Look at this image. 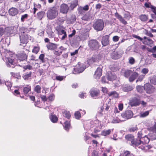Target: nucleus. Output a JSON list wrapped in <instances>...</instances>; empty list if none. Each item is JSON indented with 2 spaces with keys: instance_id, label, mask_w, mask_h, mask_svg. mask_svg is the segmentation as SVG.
<instances>
[{
  "instance_id": "nucleus-23",
  "label": "nucleus",
  "mask_w": 156,
  "mask_h": 156,
  "mask_svg": "<svg viewBox=\"0 0 156 156\" xmlns=\"http://www.w3.org/2000/svg\"><path fill=\"white\" fill-rule=\"evenodd\" d=\"M131 74L129 79V81L130 82L133 81L138 76V74L136 72L132 73Z\"/></svg>"
},
{
  "instance_id": "nucleus-29",
  "label": "nucleus",
  "mask_w": 156,
  "mask_h": 156,
  "mask_svg": "<svg viewBox=\"0 0 156 156\" xmlns=\"http://www.w3.org/2000/svg\"><path fill=\"white\" fill-rule=\"evenodd\" d=\"M49 118L51 121L53 123L56 122L58 120L57 117L54 114H51Z\"/></svg>"
},
{
  "instance_id": "nucleus-17",
  "label": "nucleus",
  "mask_w": 156,
  "mask_h": 156,
  "mask_svg": "<svg viewBox=\"0 0 156 156\" xmlns=\"http://www.w3.org/2000/svg\"><path fill=\"white\" fill-rule=\"evenodd\" d=\"M134 87L133 86H130L129 85H123L122 87V90L125 92H128L133 90Z\"/></svg>"
},
{
  "instance_id": "nucleus-61",
  "label": "nucleus",
  "mask_w": 156,
  "mask_h": 156,
  "mask_svg": "<svg viewBox=\"0 0 156 156\" xmlns=\"http://www.w3.org/2000/svg\"><path fill=\"white\" fill-rule=\"evenodd\" d=\"M5 29L3 28H0V36H2L4 33Z\"/></svg>"
},
{
  "instance_id": "nucleus-6",
  "label": "nucleus",
  "mask_w": 156,
  "mask_h": 156,
  "mask_svg": "<svg viewBox=\"0 0 156 156\" xmlns=\"http://www.w3.org/2000/svg\"><path fill=\"white\" fill-rule=\"evenodd\" d=\"M144 89L147 93L151 94L155 91V88L149 83H146L144 85Z\"/></svg>"
},
{
  "instance_id": "nucleus-3",
  "label": "nucleus",
  "mask_w": 156,
  "mask_h": 156,
  "mask_svg": "<svg viewBox=\"0 0 156 156\" xmlns=\"http://www.w3.org/2000/svg\"><path fill=\"white\" fill-rule=\"evenodd\" d=\"M104 23L101 20H97L93 25L94 28L97 31L102 30L104 27Z\"/></svg>"
},
{
  "instance_id": "nucleus-38",
  "label": "nucleus",
  "mask_w": 156,
  "mask_h": 156,
  "mask_svg": "<svg viewBox=\"0 0 156 156\" xmlns=\"http://www.w3.org/2000/svg\"><path fill=\"white\" fill-rule=\"evenodd\" d=\"M5 85L7 87L8 90H11V87L12 83L10 81H6L5 82Z\"/></svg>"
},
{
  "instance_id": "nucleus-21",
  "label": "nucleus",
  "mask_w": 156,
  "mask_h": 156,
  "mask_svg": "<svg viewBox=\"0 0 156 156\" xmlns=\"http://www.w3.org/2000/svg\"><path fill=\"white\" fill-rule=\"evenodd\" d=\"M9 15L12 16L16 15L18 12V10L15 8H10L9 9Z\"/></svg>"
},
{
  "instance_id": "nucleus-37",
  "label": "nucleus",
  "mask_w": 156,
  "mask_h": 156,
  "mask_svg": "<svg viewBox=\"0 0 156 156\" xmlns=\"http://www.w3.org/2000/svg\"><path fill=\"white\" fill-rule=\"evenodd\" d=\"M144 5L147 8H151L153 12L154 10H155L156 9V8L155 7L151 5L149 3H146L144 4Z\"/></svg>"
},
{
  "instance_id": "nucleus-26",
  "label": "nucleus",
  "mask_w": 156,
  "mask_h": 156,
  "mask_svg": "<svg viewBox=\"0 0 156 156\" xmlns=\"http://www.w3.org/2000/svg\"><path fill=\"white\" fill-rule=\"evenodd\" d=\"M78 5L77 0H75L70 3L69 9L73 10Z\"/></svg>"
},
{
  "instance_id": "nucleus-13",
  "label": "nucleus",
  "mask_w": 156,
  "mask_h": 156,
  "mask_svg": "<svg viewBox=\"0 0 156 156\" xmlns=\"http://www.w3.org/2000/svg\"><path fill=\"white\" fill-rule=\"evenodd\" d=\"M140 101L136 98H134L130 100L129 104L131 106L138 105L140 104Z\"/></svg>"
},
{
  "instance_id": "nucleus-39",
  "label": "nucleus",
  "mask_w": 156,
  "mask_h": 156,
  "mask_svg": "<svg viewBox=\"0 0 156 156\" xmlns=\"http://www.w3.org/2000/svg\"><path fill=\"white\" fill-rule=\"evenodd\" d=\"M136 89L137 91L140 93H142L144 89L143 86L138 85L136 86Z\"/></svg>"
},
{
  "instance_id": "nucleus-52",
  "label": "nucleus",
  "mask_w": 156,
  "mask_h": 156,
  "mask_svg": "<svg viewBox=\"0 0 156 156\" xmlns=\"http://www.w3.org/2000/svg\"><path fill=\"white\" fill-rule=\"evenodd\" d=\"M144 75H140V76L137 80H136V82H137L139 81L141 82L144 79Z\"/></svg>"
},
{
  "instance_id": "nucleus-5",
  "label": "nucleus",
  "mask_w": 156,
  "mask_h": 156,
  "mask_svg": "<svg viewBox=\"0 0 156 156\" xmlns=\"http://www.w3.org/2000/svg\"><path fill=\"white\" fill-rule=\"evenodd\" d=\"M121 116L124 119V121L131 118L133 116L132 112L130 110H126L122 112L121 114Z\"/></svg>"
},
{
  "instance_id": "nucleus-33",
  "label": "nucleus",
  "mask_w": 156,
  "mask_h": 156,
  "mask_svg": "<svg viewBox=\"0 0 156 156\" xmlns=\"http://www.w3.org/2000/svg\"><path fill=\"white\" fill-rule=\"evenodd\" d=\"M132 71L131 70H126L124 72V76L126 77H128L132 73Z\"/></svg>"
},
{
  "instance_id": "nucleus-42",
  "label": "nucleus",
  "mask_w": 156,
  "mask_h": 156,
  "mask_svg": "<svg viewBox=\"0 0 156 156\" xmlns=\"http://www.w3.org/2000/svg\"><path fill=\"white\" fill-rule=\"evenodd\" d=\"M154 124L153 126L151 127L150 129L151 131V132H153L154 133H156V124L155 122H154Z\"/></svg>"
},
{
  "instance_id": "nucleus-22",
  "label": "nucleus",
  "mask_w": 156,
  "mask_h": 156,
  "mask_svg": "<svg viewBox=\"0 0 156 156\" xmlns=\"http://www.w3.org/2000/svg\"><path fill=\"white\" fill-rule=\"evenodd\" d=\"M113 129H105L101 131V135L106 136L109 135L111 132L113 131Z\"/></svg>"
},
{
  "instance_id": "nucleus-40",
  "label": "nucleus",
  "mask_w": 156,
  "mask_h": 156,
  "mask_svg": "<svg viewBox=\"0 0 156 156\" xmlns=\"http://www.w3.org/2000/svg\"><path fill=\"white\" fill-rule=\"evenodd\" d=\"M149 111H146L144 112H141L140 113V117H145L147 116L149 114Z\"/></svg>"
},
{
  "instance_id": "nucleus-15",
  "label": "nucleus",
  "mask_w": 156,
  "mask_h": 156,
  "mask_svg": "<svg viewBox=\"0 0 156 156\" xmlns=\"http://www.w3.org/2000/svg\"><path fill=\"white\" fill-rule=\"evenodd\" d=\"M69 9L68 5L65 4H62L60 6V11L63 13H66Z\"/></svg>"
},
{
  "instance_id": "nucleus-34",
  "label": "nucleus",
  "mask_w": 156,
  "mask_h": 156,
  "mask_svg": "<svg viewBox=\"0 0 156 156\" xmlns=\"http://www.w3.org/2000/svg\"><path fill=\"white\" fill-rule=\"evenodd\" d=\"M125 138L126 139L128 140L131 141V142L132 143V141L133 140H135L136 139H134V137L131 134H128L127 135H126L125 136ZM131 145H132V143L131 144Z\"/></svg>"
},
{
  "instance_id": "nucleus-53",
  "label": "nucleus",
  "mask_w": 156,
  "mask_h": 156,
  "mask_svg": "<svg viewBox=\"0 0 156 156\" xmlns=\"http://www.w3.org/2000/svg\"><path fill=\"white\" fill-rule=\"evenodd\" d=\"M28 15L27 14H25L22 15L21 18V22H23L25 19H27L28 17Z\"/></svg>"
},
{
  "instance_id": "nucleus-30",
  "label": "nucleus",
  "mask_w": 156,
  "mask_h": 156,
  "mask_svg": "<svg viewBox=\"0 0 156 156\" xmlns=\"http://www.w3.org/2000/svg\"><path fill=\"white\" fill-rule=\"evenodd\" d=\"M8 62L6 63V65L8 67L11 66V65H14L15 62L12 58H8Z\"/></svg>"
},
{
  "instance_id": "nucleus-2",
  "label": "nucleus",
  "mask_w": 156,
  "mask_h": 156,
  "mask_svg": "<svg viewBox=\"0 0 156 156\" xmlns=\"http://www.w3.org/2000/svg\"><path fill=\"white\" fill-rule=\"evenodd\" d=\"M47 14L48 19L52 20L55 18L57 16L58 11L56 8L53 7L47 11Z\"/></svg>"
},
{
  "instance_id": "nucleus-54",
  "label": "nucleus",
  "mask_w": 156,
  "mask_h": 156,
  "mask_svg": "<svg viewBox=\"0 0 156 156\" xmlns=\"http://www.w3.org/2000/svg\"><path fill=\"white\" fill-rule=\"evenodd\" d=\"M80 39L81 40L84 41L85 40L87 37L85 34L80 35L79 36Z\"/></svg>"
},
{
  "instance_id": "nucleus-35",
  "label": "nucleus",
  "mask_w": 156,
  "mask_h": 156,
  "mask_svg": "<svg viewBox=\"0 0 156 156\" xmlns=\"http://www.w3.org/2000/svg\"><path fill=\"white\" fill-rule=\"evenodd\" d=\"M45 12L43 11H41L38 12L37 14V17L40 20H41L43 17Z\"/></svg>"
},
{
  "instance_id": "nucleus-44",
  "label": "nucleus",
  "mask_w": 156,
  "mask_h": 156,
  "mask_svg": "<svg viewBox=\"0 0 156 156\" xmlns=\"http://www.w3.org/2000/svg\"><path fill=\"white\" fill-rule=\"evenodd\" d=\"M75 118L77 119H80L81 116V114L79 111L76 112L74 114Z\"/></svg>"
},
{
  "instance_id": "nucleus-60",
  "label": "nucleus",
  "mask_w": 156,
  "mask_h": 156,
  "mask_svg": "<svg viewBox=\"0 0 156 156\" xmlns=\"http://www.w3.org/2000/svg\"><path fill=\"white\" fill-rule=\"evenodd\" d=\"M101 90L104 94H106L108 92V89L106 87H102Z\"/></svg>"
},
{
  "instance_id": "nucleus-47",
  "label": "nucleus",
  "mask_w": 156,
  "mask_h": 156,
  "mask_svg": "<svg viewBox=\"0 0 156 156\" xmlns=\"http://www.w3.org/2000/svg\"><path fill=\"white\" fill-rule=\"evenodd\" d=\"M90 16L89 14H87L84 15L82 18V19L84 20H88L90 19Z\"/></svg>"
},
{
  "instance_id": "nucleus-28",
  "label": "nucleus",
  "mask_w": 156,
  "mask_h": 156,
  "mask_svg": "<svg viewBox=\"0 0 156 156\" xmlns=\"http://www.w3.org/2000/svg\"><path fill=\"white\" fill-rule=\"evenodd\" d=\"M64 129L66 131H68L70 127V122L67 121L65 122L63 125Z\"/></svg>"
},
{
  "instance_id": "nucleus-63",
  "label": "nucleus",
  "mask_w": 156,
  "mask_h": 156,
  "mask_svg": "<svg viewBox=\"0 0 156 156\" xmlns=\"http://www.w3.org/2000/svg\"><path fill=\"white\" fill-rule=\"evenodd\" d=\"M62 51H54V53L56 55H61L62 53Z\"/></svg>"
},
{
  "instance_id": "nucleus-45",
  "label": "nucleus",
  "mask_w": 156,
  "mask_h": 156,
  "mask_svg": "<svg viewBox=\"0 0 156 156\" xmlns=\"http://www.w3.org/2000/svg\"><path fill=\"white\" fill-rule=\"evenodd\" d=\"M34 90L38 93H39L41 92V87L39 85L36 86L34 88Z\"/></svg>"
},
{
  "instance_id": "nucleus-20",
  "label": "nucleus",
  "mask_w": 156,
  "mask_h": 156,
  "mask_svg": "<svg viewBox=\"0 0 156 156\" xmlns=\"http://www.w3.org/2000/svg\"><path fill=\"white\" fill-rule=\"evenodd\" d=\"M57 46L58 45L57 44L51 42H49L46 45L48 49L51 50L55 49Z\"/></svg>"
},
{
  "instance_id": "nucleus-24",
  "label": "nucleus",
  "mask_w": 156,
  "mask_h": 156,
  "mask_svg": "<svg viewBox=\"0 0 156 156\" xmlns=\"http://www.w3.org/2000/svg\"><path fill=\"white\" fill-rule=\"evenodd\" d=\"M17 58L20 61H22L26 60L27 58V56L26 54L22 53L18 55Z\"/></svg>"
},
{
  "instance_id": "nucleus-25",
  "label": "nucleus",
  "mask_w": 156,
  "mask_h": 156,
  "mask_svg": "<svg viewBox=\"0 0 156 156\" xmlns=\"http://www.w3.org/2000/svg\"><path fill=\"white\" fill-rule=\"evenodd\" d=\"M107 76L108 79L110 81H113L115 80L116 78L115 75L111 72L108 73Z\"/></svg>"
},
{
  "instance_id": "nucleus-57",
  "label": "nucleus",
  "mask_w": 156,
  "mask_h": 156,
  "mask_svg": "<svg viewBox=\"0 0 156 156\" xmlns=\"http://www.w3.org/2000/svg\"><path fill=\"white\" fill-rule=\"evenodd\" d=\"M148 70L146 68H143L141 70V72L144 75H145L148 72Z\"/></svg>"
},
{
  "instance_id": "nucleus-49",
  "label": "nucleus",
  "mask_w": 156,
  "mask_h": 156,
  "mask_svg": "<svg viewBox=\"0 0 156 156\" xmlns=\"http://www.w3.org/2000/svg\"><path fill=\"white\" fill-rule=\"evenodd\" d=\"M55 98V95L53 94H51L48 96V98L49 101H52L54 100Z\"/></svg>"
},
{
  "instance_id": "nucleus-58",
  "label": "nucleus",
  "mask_w": 156,
  "mask_h": 156,
  "mask_svg": "<svg viewBox=\"0 0 156 156\" xmlns=\"http://www.w3.org/2000/svg\"><path fill=\"white\" fill-rule=\"evenodd\" d=\"M65 77L64 76H56V79L57 80L61 81Z\"/></svg>"
},
{
  "instance_id": "nucleus-59",
  "label": "nucleus",
  "mask_w": 156,
  "mask_h": 156,
  "mask_svg": "<svg viewBox=\"0 0 156 156\" xmlns=\"http://www.w3.org/2000/svg\"><path fill=\"white\" fill-rule=\"evenodd\" d=\"M78 10L80 14H83V10L82 7H80L78 8Z\"/></svg>"
},
{
  "instance_id": "nucleus-19",
  "label": "nucleus",
  "mask_w": 156,
  "mask_h": 156,
  "mask_svg": "<svg viewBox=\"0 0 156 156\" xmlns=\"http://www.w3.org/2000/svg\"><path fill=\"white\" fill-rule=\"evenodd\" d=\"M115 15L117 18L119 19V21L122 24L124 25H126L127 24V22L117 12L115 13Z\"/></svg>"
},
{
  "instance_id": "nucleus-51",
  "label": "nucleus",
  "mask_w": 156,
  "mask_h": 156,
  "mask_svg": "<svg viewBox=\"0 0 156 156\" xmlns=\"http://www.w3.org/2000/svg\"><path fill=\"white\" fill-rule=\"evenodd\" d=\"M129 62L131 64H133L135 62V60L134 59L133 57H130L129 58Z\"/></svg>"
},
{
  "instance_id": "nucleus-62",
  "label": "nucleus",
  "mask_w": 156,
  "mask_h": 156,
  "mask_svg": "<svg viewBox=\"0 0 156 156\" xmlns=\"http://www.w3.org/2000/svg\"><path fill=\"white\" fill-rule=\"evenodd\" d=\"M119 37L117 36H115L113 37V40L114 42H117L118 41Z\"/></svg>"
},
{
  "instance_id": "nucleus-55",
  "label": "nucleus",
  "mask_w": 156,
  "mask_h": 156,
  "mask_svg": "<svg viewBox=\"0 0 156 156\" xmlns=\"http://www.w3.org/2000/svg\"><path fill=\"white\" fill-rule=\"evenodd\" d=\"M150 82L152 84L156 85V77L151 79L150 80Z\"/></svg>"
},
{
  "instance_id": "nucleus-12",
  "label": "nucleus",
  "mask_w": 156,
  "mask_h": 156,
  "mask_svg": "<svg viewBox=\"0 0 156 156\" xmlns=\"http://www.w3.org/2000/svg\"><path fill=\"white\" fill-rule=\"evenodd\" d=\"M102 67L101 66H100L97 69L94 75V77L95 79H98L101 77L102 73Z\"/></svg>"
},
{
  "instance_id": "nucleus-36",
  "label": "nucleus",
  "mask_w": 156,
  "mask_h": 156,
  "mask_svg": "<svg viewBox=\"0 0 156 156\" xmlns=\"http://www.w3.org/2000/svg\"><path fill=\"white\" fill-rule=\"evenodd\" d=\"M31 75V72H30L28 73H25L23 76V78L25 80H27L29 79Z\"/></svg>"
},
{
  "instance_id": "nucleus-14",
  "label": "nucleus",
  "mask_w": 156,
  "mask_h": 156,
  "mask_svg": "<svg viewBox=\"0 0 156 156\" xmlns=\"http://www.w3.org/2000/svg\"><path fill=\"white\" fill-rule=\"evenodd\" d=\"M90 93L92 97H94L99 95L100 91L97 88H93L90 90Z\"/></svg>"
},
{
  "instance_id": "nucleus-11",
  "label": "nucleus",
  "mask_w": 156,
  "mask_h": 156,
  "mask_svg": "<svg viewBox=\"0 0 156 156\" xmlns=\"http://www.w3.org/2000/svg\"><path fill=\"white\" fill-rule=\"evenodd\" d=\"M143 43L151 46L153 44V41L146 37H144L143 38V41H142Z\"/></svg>"
},
{
  "instance_id": "nucleus-8",
  "label": "nucleus",
  "mask_w": 156,
  "mask_h": 156,
  "mask_svg": "<svg viewBox=\"0 0 156 156\" xmlns=\"http://www.w3.org/2000/svg\"><path fill=\"white\" fill-rule=\"evenodd\" d=\"M86 68V66L83 64H81L80 62L78 63L77 67L74 68L75 71L78 73H81L83 72Z\"/></svg>"
},
{
  "instance_id": "nucleus-7",
  "label": "nucleus",
  "mask_w": 156,
  "mask_h": 156,
  "mask_svg": "<svg viewBox=\"0 0 156 156\" xmlns=\"http://www.w3.org/2000/svg\"><path fill=\"white\" fill-rule=\"evenodd\" d=\"M101 122L98 121H95L93 122V126H91L92 127H94V132L97 133L99 132L101 128Z\"/></svg>"
},
{
  "instance_id": "nucleus-27",
  "label": "nucleus",
  "mask_w": 156,
  "mask_h": 156,
  "mask_svg": "<svg viewBox=\"0 0 156 156\" xmlns=\"http://www.w3.org/2000/svg\"><path fill=\"white\" fill-rule=\"evenodd\" d=\"M111 56L112 59H119L121 57V55L116 51L113 52Z\"/></svg>"
},
{
  "instance_id": "nucleus-4",
  "label": "nucleus",
  "mask_w": 156,
  "mask_h": 156,
  "mask_svg": "<svg viewBox=\"0 0 156 156\" xmlns=\"http://www.w3.org/2000/svg\"><path fill=\"white\" fill-rule=\"evenodd\" d=\"M88 46L90 48L93 50H97L99 47L98 42L95 40H91L88 42Z\"/></svg>"
},
{
  "instance_id": "nucleus-10",
  "label": "nucleus",
  "mask_w": 156,
  "mask_h": 156,
  "mask_svg": "<svg viewBox=\"0 0 156 156\" xmlns=\"http://www.w3.org/2000/svg\"><path fill=\"white\" fill-rule=\"evenodd\" d=\"M102 56V55L101 54H99L98 55L93 57L88 60V62L90 64L92 62H97L98 60L101 59Z\"/></svg>"
},
{
  "instance_id": "nucleus-1",
  "label": "nucleus",
  "mask_w": 156,
  "mask_h": 156,
  "mask_svg": "<svg viewBox=\"0 0 156 156\" xmlns=\"http://www.w3.org/2000/svg\"><path fill=\"white\" fill-rule=\"evenodd\" d=\"M149 141L150 140L148 138L147 136H145L144 137H143L139 140L136 139L135 140L132 141V146L136 147L142 144L143 145L146 144L148 143Z\"/></svg>"
},
{
  "instance_id": "nucleus-43",
  "label": "nucleus",
  "mask_w": 156,
  "mask_h": 156,
  "mask_svg": "<svg viewBox=\"0 0 156 156\" xmlns=\"http://www.w3.org/2000/svg\"><path fill=\"white\" fill-rule=\"evenodd\" d=\"M40 50V48L39 46H34L32 50V52L36 54Z\"/></svg>"
},
{
  "instance_id": "nucleus-16",
  "label": "nucleus",
  "mask_w": 156,
  "mask_h": 156,
  "mask_svg": "<svg viewBox=\"0 0 156 156\" xmlns=\"http://www.w3.org/2000/svg\"><path fill=\"white\" fill-rule=\"evenodd\" d=\"M109 36L106 35L103 37L102 38L101 43L103 46H106L109 44Z\"/></svg>"
},
{
  "instance_id": "nucleus-32",
  "label": "nucleus",
  "mask_w": 156,
  "mask_h": 156,
  "mask_svg": "<svg viewBox=\"0 0 156 156\" xmlns=\"http://www.w3.org/2000/svg\"><path fill=\"white\" fill-rule=\"evenodd\" d=\"M139 18L142 21H146L148 19V17L147 16L145 15H141L139 16Z\"/></svg>"
},
{
  "instance_id": "nucleus-48",
  "label": "nucleus",
  "mask_w": 156,
  "mask_h": 156,
  "mask_svg": "<svg viewBox=\"0 0 156 156\" xmlns=\"http://www.w3.org/2000/svg\"><path fill=\"white\" fill-rule=\"evenodd\" d=\"M124 121L123 120H121L119 119L115 118L113 119V120L112 121V123H119L121 121Z\"/></svg>"
},
{
  "instance_id": "nucleus-56",
  "label": "nucleus",
  "mask_w": 156,
  "mask_h": 156,
  "mask_svg": "<svg viewBox=\"0 0 156 156\" xmlns=\"http://www.w3.org/2000/svg\"><path fill=\"white\" fill-rule=\"evenodd\" d=\"M124 18L126 20H129L130 18V16L129 13H125L124 14Z\"/></svg>"
},
{
  "instance_id": "nucleus-50",
  "label": "nucleus",
  "mask_w": 156,
  "mask_h": 156,
  "mask_svg": "<svg viewBox=\"0 0 156 156\" xmlns=\"http://www.w3.org/2000/svg\"><path fill=\"white\" fill-rule=\"evenodd\" d=\"M44 55L43 54H41L39 57V58L40 59L41 61V62L42 63H44Z\"/></svg>"
},
{
  "instance_id": "nucleus-41",
  "label": "nucleus",
  "mask_w": 156,
  "mask_h": 156,
  "mask_svg": "<svg viewBox=\"0 0 156 156\" xmlns=\"http://www.w3.org/2000/svg\"><path fill=\"white\" fill-rule=\"evenodd\" d=\"M63 115L68 119H69L71 116L70 112L67 111H64L63 113Z\"/></svg>"
},
{
  "instance_id": "nucleus-46",
  "label": "nucleus",
  "mask_w": 156,
  "mask_h": 156,
  "mask_svg": "<svg viewBox=\"0 0 156 156\" xmlns=\"http://www.w3.org/2000/svg\"><path fill=\"white\" fill-rule=\"evenodd\" d=\"M123 156H134L133 154L131 153L130 151H125L123 154Z\"/></svg>"
},
{
  "instance_id": "nucleus-9",
  "label": "nucleus",
  "mask_w": 156,
  "mask_h": 156,
  "mask_svg": "<svg viewBox=\"0 0 156 156\" xmlns=\"http://www.w3.org/2000/svg\"><path fill=\"white\" fill-rule=\"evenodd\" d=\"M20 39L21 43L26 44L27 42V40L29 38L28 36L24 34V32H21L20 34Z\"/></svg>"
},
{
  "instance_id": "nucleus-31",
  "label": "nucleus",
  "mask_w": 156,
  "mask_h": 156,
  "mask_svg": "<svg viewBox=\"0 0 156 156\" xmlns=\"http://www.w3.org/2000/svg\"><path fill=\"white\" fill-rule=\"evenodd\" d=\"M109 96H111L114 98H117L118 96V94L115 91H113L108 93Z\"/></svg>"
},
{
  "instance_id": "nucleus-18",
  "label": "nucleus",
  "mask_w": 156,
  "mask_h": 156,
  "mask_svg": "<svg viewBox=\"0 0 156 156\" xmlns=\"http://www.w3.org/2000/svg\"><path fill=\"white\" fill-rule=\"evenodd\" d=\"M23 92L25 95L26 96L29 95L31 92L30 86L29 85H27L24 87L23 89Z\"/></svg>"
},
{
  "instance_id": "nucleus-64",
  "label": "nucleus",
  "mask_w": 156,
  "mask_h": 156,
  "mask_svg": "<svg viewBox=\"0 0 156 156\" xmlns=\"http://www.w3.org/2000/svg\"><path fill=\"white\" fill-rule=\"evenodd\" d=\"M58 34L59 35H62L66 33V32L63 30H62L58 31Z\"/></svg>"
}]
</instances>
